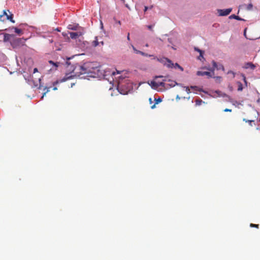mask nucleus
Here are the masks:
<instances>
[{
    "label": "nucleus",
    "mask_w": 260,
    "mask_h": 260,
    "mask_svg": "<svg viewBox=\"0 0 260 260\" xmlns=\"http://www.w3.org/2000/svg\"><path fill=\"white\" fill-rule=\"evenodd\" d=\"M166 81H167V78H166V77H165V79H163V81H162V82L152 81L151 84L152 85V86L153 87H154L155 88H157L159 86H161V87H164L166 88V87H168V85H169L170 86V87H174L176 85V84H177V83L175 81H172V80L169 81L170 82V83H169V84L167 83Z\"/></svg>",
    "instance_id": "nucleus-1"
},
{
    "label": "nucleus",
    "mask_w": 260,
    "mask_h": 260,
    "mask_svg": "<svg viewBox=\"0 0 260 260\" xmlns=\"http://www.w3.org/2000/svg\"><path fill=\"white\" fill-rule=\"evenodd\" d=\"M0 20L3 22L9 20L13 23L15 22V21L13 20V14L9 10L3 11V14L0 16Z\"/></svg>",
    "instance_id": "nucleus-2"
},
{
    "label": "nucleus",
    "mask_w": 260,
    "mask_h": 260,
    "mask_svg": "<svg viewBox=\"0 0 260 260\" xmlns=\"http://www.w3.org/2000/svg\"><path fill=\"white\" fill-rule=\"evenodd\" d=\"M78 76H80L81 75H83L85 74H87L89 73V71L84 66H77L73 71Z\"/></svg>",
    "instance_id": "nucleus-3"
},
{
    "label": "nucleus",
    "mask_w": 260,
    "mask_h": 260,
    "mask_svg": "<svg viewBox=\"0 0 260 260\" xmlns=\"http://www.w3.org/2000/svg\"><path fill=\"white\" fill-rule=\"evenodd\" d=\"M203 69H206L210 71V72H202V71H198L197 72V75L198 76H207L209 77H212L214 75V69L212 68H207L206 67H204Z\"/></svg>",
    "instance_id": "nucleus-4"
},
{
    "label": "nucleus",
    "mask_w": 260,
    "mask_h": 260,
    "mask_svg": "<svg viewBox=\"0 0 260 260\" xmlns=\"http://www.w3.org/2000/svg\"><path fill=\"white\" fill-rule=\"evenodd\" d=\"M157 60L169 68H173V67L174 66V63L168 58L162 57L161 58H157Z\"/></svg>",
    "instance_id": "nucleus-5"
},
{
    "label": "nucleus",
    "mask_w": 260,
    "mask_h": 260,
    "mask_svg": "<svg viewBox=\"0 0 260 260\" xmlns=\"http://www.w3.org/2000/svg\"><path fill=\"white\" fill-rule=\"evenodd\" d=\"M124 85V83H123L122 82H119V83L118 84V89L121 90L120 93L123 94H125L127 93V91H129L131 88V86H129L127 87V88L126 89V90H123V87Z\"/></svg>",
    "instance_id": "nucleus-6"
},
{
    "label": "nucleus",
    "mask_w": 260,
    "mask_h": 260,
    "mask_svg": "<svg viewBox=\"0 0 260 260\" xmlns=\"http://www.w3.org/2000/svg\"><path fill=\"white\" fill-rule=\"evenodd\" d=\"M232 11V9H226L224 10H219L218 12L219 13V15L220 16H227L229 15Z\"/></svg>",
    "instance_id": "nucleus-7"
},
{
    "label": "nucleus",
    "mask_w": 260,
    "mask_h": 260,
    "mask_svg": "<svg viewBox=\"0 0 260 260\" xmlns=\"http://www.w3.org/2000/svg\"><path fill=\"white\" fill-rule=\"evenodd\" d=\"M212 65H213V68H212V69H214V70H215V69H216L217 70H222V71L224 70V67L222 64H217V63L214 60L212 61Z\"/></svg>",
    "instance_id": "nucleus-8"
},
{
    "label": "nucleus",
    "mask_w": 260,
    "mask_h": 260,
    "mask_svg": "<svg viewBox=\"0 0 260 260\" xmlns=\"http://www.w3.org/2000/svg\"><path fill=\"white\" fill-rule=\"evenodd\" d=\"M132 47H133V49L134 51H135V52L136 54H140L142 55L145 56H152L151 55H148L142 51H139V50L136 49V48L134 46H132Z\"/></svg>",
    "instance_id": "nucleus-9"
},
{
    "label": "nucleus",
    "mask_w": 260,
    "mask_h": 260,
    "mask_svg": "<svg viewBox=\"0 0 260 260\" xmlns=\"http://www.w3.org/2000/svg\"><path fill=\"white\" fill-rule=\"evenodd\" d=\"M70 37L72 39H76L77 37L81 36V33L77 32H70Z\"/></svg>",
    "instance_id": "nucleus-10"
},
{
    "label": "nucleus",
    "mask_w": 260,
    "mask_h": 260,
    "mask_svg": "<svg viewBox=\"0 0 260 260\" xmlns=\"http://www.w3.org/2000/svg\"><path fill=\"white\" fill-rule=\"evenodd\" d=\"M154 101H155V104L151 106V108L152 109L155 108V106L156 104H158V103H160L162 101V99L160 98L158 99L154 98Z\"/></svg>",
    "instance_id": "nucleus-11"
},
{
    "label": "nucleus",
    "mask_w": 260,
    "mask_h": 260,
    "mask_svg": "<svg viewBox=\"0 0 260 260\" xmlns=\"http://www.w3.org/2000/svg\"><path fill=\"white\" fill-rule=\"evenodd\" d=\"M255 68V66L251 62H248L245 64V68H250L252 70H254Z\"/></svg>",
    "instance_id": "nucleus-12"
},
{
    "label": "nucleus",
    "mask_w": 260,
    "mask_h": 260,
    "mask_svg": "<svg viewBox=\"0 0 260 260\" xmlns=\"http://www.w3.org/2000/svg\"><path fill=\"white\" fill-rule=\"evenodd\" d=\"M73 77V76H69V74H66V76L60 80V82H65L66 81H67V80H69L71 78H72Z\"/></svg>",
    "instance_id": "nucleus-13"
},
{
    "label": "nucleus",
    "mask_w": 260,
    "mask_h": 260,
    "mask_svg": "<svg viewBox=\"0 0 260 260\" xmlns=\"http://www.w3.org/2000/svg\"><path fill=\"white\" fill-rule=\"evenodd\" d=\"M99 44V43L98 42V38L95 37V40L92 42V45L93 47H96Z\"/></svg>",
    "instance_id": "nucleus-14"
},
{
    "label": "nucleus",
    "mask_w": 260,
    "mask_h": 260,
    "mask_svg": "<svg viewBox=\"0 0 260 260\" xmlns=\"http://www.w3.org/2000/svg\"><path fill=\"white\" fill-rule=\"evenodd\" d=\"M237 84L238 85V90L239 91H242L243 88L242 84L239 81H238Z\"/></svg>",
    "instance_id": "nucleus-15"
},
{
    "label": "nucleus",
    "mask_w": 260,
    "mask_h": 260,
    "mask_svg": "<svg viewBox=\"0 0 260 260\" xmlns=\"http://www.w3.org/2000/svg\"><path fill=\"white\" fill-rule=\"evenodd\" d=\"M229 18H231H231H234V19H235L238 20H243L242 18L239 17L238 16H236L235 14H233V15H231L229 17Z\"/></svg>",
    "instance_id": "nucleus-16"
},
{
    "label": "nucleus",
    "mask_w": 260,
    "mask_h": 260,
    "mask_svg": "<svg viewBox=\"0 0 260 260\" xmlns=\"http://www.w3.org/2000/svg\"><path fill=\"white\" fill-rule=\"evenodd\" d=\"M194 50L198 52H199L200 54V56H202V58H203V53H204V51H203L202 50H200V49H198L196 47L194 48Z\"/></svg>",
    "instance_id": "nucleus-17"
},
{
    "label": "nucleus",
    "mask_w": 260,
    "mask_h": 260,
    "mask_svg": "<svg viewBox=\"0 0 260 260\" xmlns=\"http://www.w3.org/2000/svg\"><path fill=\"white\" fill-rule=\"evenodd\" d=\"M173 68H179L181 71H183V69L182 67H181L178 63H176L175 64H174V66L173 67Z\"/></svg>",
    "instance_id": "nucleus-18"
},
{
    "label": "nucleus",
    "mask_w": 260,
    "mask_h": 260,
    "mask_svg": "<svg viewBox=\"0 0 260 260\" xmlns=\"http://www.w3.org/2000/svg\"><path fill=\"white\" fill-rule=\"evenodd\" d=\"M13 28L14 29L15 32L16 34H17L18 35L22 34V30L21 29H19L17 27H13Z\"/></svg>",
    "instance_id": "nucleus-19"
},
{
    "label": "nucleus",
    "mask_w": 260,
    "mask_h": 260,
    "mask_svg": "<svg viewBox=\"0 0 260 260\" xmlns=\"http://www.w3.org/2000/svg\"><path fill=\"white\" fill-rule=\"evenodd\" d=\"M250 226L251 228H255L258 229L259 228V225L258 224H253V223H250Z\"/></svg>",
    "instance_id": "nucleus-20"
},
{
    "label": "nucleus",
    "mask_w": 260,
    "mask_h": 260,
    "mask_svg": "<svg viewBox=\"0 0 260 260\" xmlns=\"http://www.w3.org/2000/svg\"><path fill=\"white\" fill-rule=\"evenodd\" d=\"M10 36L9 34H5L4 35V41H7L9 39V37Z\"/></svg>",
    "instance_id": "nucleus-21"
},
{
    "label": "nucleus",
    "mask_w": 260,
    "mask_h": 260,
    "mask_svg": "<svg viewBox=\"0 0 260 260\" xmlns=\"http://www.w3.org/2000/svg\"><path fill=\"white\" fill-rule=\"evenodd\" d=\"M49 62L50 64H53L54 66H55V67L56 68L58 67V65L57 64V63H54L53 61L52 60H49Z\"/></svg>",
    "instance_id": "nucleus-22"
},
{
    "label": "nucleus",
    "mask_w": 260,
    "mask_h": 260,
    "mask_svg": "<svg viewBox=\"0 0 260 260\" xmlns=\"http://www.w3.org/2000/svg\"><path fill=\"white\" fill-rule=\"evenodd\" d=\"M242 77L243 78V80L244 82H245L246 85H247V81H246V77L244 75H242Z\"/></svg>",
    "instance_id": "nucleus-23"
},
{
    "label": "nucleus",
    "mask_w": 260,
    "mask_h": 260,
    "mask_svg": "<svg viewBox=\"0 0 260 260\" xmlns=\"http://www.w3.org/2000/svg\"><path fill=\"white\" fill-rule=\"evenodd\" d=\"M252 7H253V6L251 4H248L247 6V10H251Z\"/></svg>",
    "instance_id": "nucleus-24"
},
{
    "label": "nucleus",
    "mask_w": 260,
    "mask_h": 260,
    "mask_svg": "<svg viewBox=\"0 0 260 260\" xmlns=\"http://www.w3.org/2000/svg\"><path fill=\"white\" fill-rule=\"evenodd\" d=\"M154 101V99L152 98H150L149 99V104L150 105H152V104L153 103V102Z\"/></svg>",
    "instance_id": "nucleus-25"
},
{
    "label": "nucleus",
    "mask_w": 260,
    "mask_h": 260,
    "mask_svg": "<svg viewBox=\"0 0 260 260\" xmlns=\"http://www.w3.org/2000/svg\"><path fill=\"white\" fill-rule=\"evenodd\" d=\"M184 88H185V91L187 93H190V91L188 87H184Z\"/></svg>",
    "instance_id": "nucleus-26"
},
{
    "label": "nucleus",
    "mask_w": 260,
    "mask_h": 260,
    "mask_svg": "<svg viewBox=\"0 0 260 260\" xmlns=\"http://www.w3.org/2000/svg\"><path fill=\"white\" fill-rule=\"evenodd\" d=\"M154 25H147V28L150 29V30H152V27H153Z\"/></svg>",
    "instance_id": "nucleus-27"
},
{
    "label": "nucleus",
    "mask_w": 260,
    "mask_h": 260,
    "mask_svg": "<svg viewBox=\"0 0 260 260\" xmlns=\"http://www.w3.org/2000/svg\"><path fill=\"white\" fill-rule=\"evenodd\" d=\"M69 28L71 29H73V30H76V27H72L71 25L69 26Z\"/></svg>",
    "instance_id": "nucleus-28"
},
{
    "label": "nucleus",
    "mask_w": 260,
    "mask_h": 260,
    "mask_svg": "<svg viewBox=\"0 0 260 260\" xmlns=\"http://www.w3.org/2000/svg\"><path fill=\"white\" fill-rule=\"evenodd\" d=\"M223 111H224V112H231L232 110L230 109L226 108Z\"/></svg>",
    "instance_id": "nucleus-29"
},
{
    "label": "nucleus",
    "mask_w": 260,
    "mask_h": 260,
    "mask_svg": "<svg viewBox=\"0 0 260 260\" xmlns=\"http://www.w3.org/2000/svg\"><path fill=\"white\" fill-rule=\"evenodd\" d=\"M38 69L36 68H35V69H34V72H33V73H36V72H38Z\"/></svg>",
    "instance_id": "nucleus-30"
},
{
    "label": "nucleus",
    "mask_w": 260,
    "mask_h": 260,
    "mask_svg": "<svg viewBox=\"0 0 260 260\" xmlns=\"http://www.w3.org/2000/svg\"><path fill=\"white\" fill-rule=\"evenodd\" d=\"M148 9V7L147 6H145L144 12H146Z\"/></svg>",
    "instance_id": "nucleus-31"
},
{
    "label": "nucleus",
    "mask_w": 260,
    "mask_h": 260,
    "mask_svg": "<svg viewBox=\"0 0 260 260\" xmlns=\"http://www.w3.org/2000/svg\"><path fill=\"white\" fill-rule=\"evenodd\" d=\"M203 58L204 59V58H202V56H200V55H199V56L198 57V59L200 60H202V59Z\"/></svg>",
    "instance_id": "nucleus-32"
},
{
    "label": "nucleus",
    "mask_w": 260,
    "mask_h": 260,
    "mask_svg": "<svg viewBox=\"0 0 260 260\" xmlns=\"http://www.w3.org/2000/svg\"><path fill=\"white\" fill-rule=\"evenodd\" d=\"M127 39L128 40H129V39H130V38H129V33H128V34H127Z\"/></svg>",
    "instance_id": "nucleus-33"
},
{
    "label": "nucleus",
    "mask_w": 260,
    "mask_h": 260,
    "mask_svg": "<svg viewBox=\"0 0 260 260\" xmlns=\"http://www.w3.org/2000/svg\"><path fill=\"white\" fill-rule=\"evenodd\" d=\"M228 73H229H229H232V74H234V73L233 72H232V71H230V72H228ZM233 75V77H235V75Z\"/></svg>",
    "instance_id": "nucleus-34"
},
{
    "label": "nucleus",
    "mask_w": 260,
    "mask_h": 260,
    "mask_svg": "<svg viewBox=\"0 0 260 260\" xmlns=\"http://www.w3.org/2000/svg\"><path fill=\"white\" fill-rule=\"evenodd\" d=\"M75 83H71V87H72L73 86V85H75Z\"/></svg>",
    "instance_id": "nucleus-35"
},
{
    "label": "nucleus",
    "mask_w": 260,
    "mask_h": 260,
    "mask_svg": "<svg viewBox=\"0 0 260 260\" xmlns=\"http://www.w3.org/2000/svg\"><path fill=\"white\" fill-rule=\"evenodd\" d=\"M191 88H193V89H196V88H197V86H191Z\"/></svg>",
    "instance_id": "nucleus-36"
},
{
    "label": "nucleus",
    "mask_w": 260,
    "mask_h": 260,
    "mask_svg": "<svg viewBox=\"0 0 260 260\" xmlns=\"http://www.w3.org/2000/svg\"><path fill=\"white\" fill-rule=\"evenodd\" d=\"M247 121L249 122V123H251L252 122H253L254 121L253 120H248Z\"/></svg>",
    "instance_id": "nucleus-37"
},
{
    "label": "nucleus",
    "mask_w": 260,
    "mask_h": 260,
    "mask_svg": "<svg viewBox=\"0 0 260 260\" xmlns=\"http://www.w3.org/2000/svg\"><path fill=\"white\" fill-rule=\"evenodd\" d=\"M46 94V92L43 94V95L42 96V99H43L44 96V95Z\"/></svg>",
    "instance_id": "nucleus-38"
},
{
    "label": "nucleus",
    "mask_w": 260,
    "mask_h": 260,
    "mask_svg": "<svg viewBox=\"0 0 260 260\" xmlns=\"http://www.w3.org/2000/svg\"><path fill=\"white\" fill-rule=\"evenodd\" d=\"M215 78H217V79H219L221 78L220 77H216Z\"/></svg>",
    "instance_id": "nucleus-39"
},
{
    "label": "nucleus",
    "mask_w": 260,
    "mask_h": 260,
    "mask_svg": "<svg viewBox=\"0 0 260 260\" xmlns=\"http://www.w3.org/2000/svg\"><path fill=\"white\" fill-rule=\"evenodd\" d=\"M115 72H113V73H112V75H115Z\"/></svg>",
    "instance_id": "nucleus-40"
},
{
    "label": "nucleus",
    "mask_w": 260,
    "mask_h": 260,
    "mask_svg": "<svg viewBox=\"0 0 260 260\" xmlns=\"http://www.w3.org/2000/svg\"><path fill=\"white\" fill-rule=\"evenodd\" d=\"M101 44H102V45H104V42H103V41L101 42Z\"/></svg>",
    "instance_id": "nucleus-41"
},
{
    "label": "nucleus",
    "mask_w": 260,
    "mask_h": 260,
    "mask_svg": "<svg viewBox=\"0 0 260 260\" xmlns=\"http://www.w3.org/2000/svg\"><path fill=\"white\" fill-rule=\"evenodd\" d=\"M56 89H57V88H56V87H54V88H53V90H56Z\"/></svg>",
    "instance_id": "nucleus-42"
},
{
    "label": "nucleus",
    "mask_w": 260,
    "mask_h": 260,
    "mask_svg": "<svg viewBox=\"0 0 260 260\" xmlns=\"http://www.w3.org/2000/svg\"><path fill=\"white\" fill-rule=\"evenodd\" d=\"M198 102V101H196L197 104H199V102Z\"/></svg>",
    "instance_id": "nucleus-43"
},
{
    "label": "nucleus",
    "mask_w": 260,
    "mask_h": 260,
    "mask_svg": "<svg viewBox=\"0 0 260 260\" xmlns=\"http://www.w3.org/2000/svg\"><path fill=\"white\" fill-rule=\"evenodd\" d=\"M198 102V101H196L197 104H199V102Z\"/></svg>",
    "instance_id": "nucleus-44"
},
{
    "label": "nucleus",
    "mask_w": 260,
    "mask_h": 260,
    "mask_svg": "<svg viewBox=\"0 0 260 260\" xmlns=\"http://www.w3.org/2000/svg\"><path fill=\"white\" fill-rule=\"evenodd\" d=\"M152 6H151V7H150V9H152Z\"/></svg>",
    "instance_id": "nucleus-45"
},
{
    "label": "nucleus",
    "mask_w": 260,
    "mask_h": 260,
    "mask_svg": "<svg viewBox=\"0 0 260 260\" xmlns=\"http://www.w3.org/2000/svg\"><path fill=\"white\" fill-rule=\"evenodd\" d=\"M118 23L120 24V21H118Z\"/></svg>",
    "instance_id": "nucleus-46"
},
{
    "label": "nucleus",
    "mask_w": 260,
    "mask_h": 260,
    "mask_svg": "<svg viewBox=\"0 0 260 260\" xmlns=\"http://www.w3.org/2000/svg\"><path fill=\"white\" fill-rule=\"evenodd\" d=\"M146 47H148V44H146Z\"/></svg>",
    "instance_id": "nucleus-47"
}]
</instances>
